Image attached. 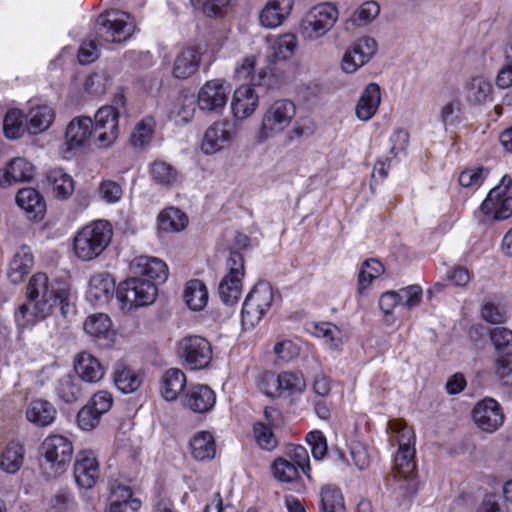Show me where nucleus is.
Masks as SVG:
<instances>
[{
  "instance_id": "obj_31",
  "label": "nucleus",
  "mask_w": 512,
  "mask_h": 512,
  "mask_svg": "<svg viewBox=\"0 0 512 512\" xmlns=\"http://www.w3.org/2000/svg\"><path fill=\"white\" fill-rule=\"evenodd\" d=\"M216 403L215 392L205 384H197L190 388L187 393L185 404L196 412L205 413L210 411Z\"/></svg>"
},
{
  "instance_id": "obj_34",
  "label": "nucleus",
  "mask_w": 512,
  "mask_h": 512,
  "mask_svg": "<svg viewBox=\"0 0 512 512\" xmlns=\"http://www.w3.org/2000/svg\"><path fill=\"white\" fill-rule=\"evenodd\" d=\"M34 263L33 255L27 246L18 249L9 263L7 276L10 282L18 284L30 272Z\"/></svg>"
},
{
  "instance_id": "obj_3",
  "label": "nucleus",
  "mask_w": 512,
  "mask_h": 512,
  "mask_svg": "<svg viewBox=\"0 0 512 512\" xmlns=\"http://www.w3.org/2000/svg\"><path fill=\"white\" fill-rule=\"evenodd\" d=\"M27 295L30 301H45L52 311L54 306H61V313L66 316L69 306V290L66 285L51 282L45 273H36L29 280Z\"/></svg>"
},
{
  "instance_id": "obj_40",
  "label": "nucleus",
  "mask_w": 512,
  "mask_h": 512,
  "mask_svg": "<svg viewBox=\"0 0 512 512\" xmlns=\"http://www.w3.org/2000/svg\"><path fill=\"white\" fill-rule=\"evenodd\" d=\"M270 46L271 56L275 60L290 58L296 49L295 34H273L266 38Z\"/></svg>"
},
{
  "instance_id": "obj_58",
  "label": "nucleus",
  "mask_w": 512,
  "mask_h": 512,
  "mask_svg": "<svg viewBox=\"0 0 512 512\" xmlns=\"http://www.w3.org/2000/svg\"><path fill=\"white\" fill-rule=\"evenodd\" d=\"M490 338L496 350L505 355H512V331L504 328H494L490 333Z\"/></svg>"
},
{
  "instance_id": "obj_61",
  "label": "nucleus",
  "mask_w": 512,
  "mask_h": 512,
  "mask_svg": "<svg viewBox=\"0 0 512 512\" xmlns=\"http://www.w3.org/2000/svg\"><path fill=\"white\" fill-rule=\"evenodd\" d=\"M98 194L100 199L107 204H115L121 200L123 189L115 181L103 180L99 185Z\"/></svg>"
},
{
  "instance_id": "obj_59",
  "label": "nucleus",
  "mask_w": 512,
  "mask_h": 512,
  "mask_svg": "<svg viewBox=\"0 0 512 512\" xmlns=\"http://www.w3.org/2000/svg\"><path fill=\"white\" fill-rule=\"evenodd\" d=\"M389 144V156L396 159L401 155H405L409 144L408 132L401 128L395 129L389 137Z\"/></svg>"
},
{
  "instance_id": "obj_6",
  "label": "nucleus",
  "mask_w": 512,
  "mask_h": 512,
  "mask_svg": "<svg viewBox=\"0 0 512 512\" xmlns=\"http://www.w3.org/2000/svg\"><path fill=\"white\" fill-rule=\"evenodd\" d=\"M177 353L183 365L190 370L204 369L212 360L210 342L197 335L186 336L178 341Z\"/></svg>"
},
{
  "instance_id": "obj_28",
  "label": "nucleus",
  "mask_w": 512,
  "mask_h": 512,
  "mask_svg": "<svg viewBox=\"0 0 512 512\" xmlns=\"http://www.w3.org/2000/svg\"><path fill=\"white\" fill-rule=\"evenodd\" d=\"M74 370L78 377L87 383H97L104 376V368L100 361L86 351L75 356Z\"/></svg>"
},
{
  "instance_id": "obj_46",
  "label": "nucleus",
  "mask_w": 512,
  "mask_h": 512,
  "mask_svg": "<svg viewBox=\"0 0 512 512\" xmlns=\"http://www.w3.org/2000/svg\"><path fill=\"white\" fill-rule=\"evenodd\" d=\"M150 175L157 184L173 186L180 181V173L171 164L155 160L150 167Z\"/></svg>"
},
{
  "instance_id": "obj_16",
  "label": "nucleus",
  "mask_w": 512,
  "mask_h": 512,
  "mask_svg": "<svg viewBox=\"0 0 512 512\" xmlns=\"http://www.w3.org/2000/svg\"><path fill=\"white\" fill-rule=\"evenodd\" d=\"M472 415L477 427L489 433L496 431L504 422L503 411L493 398H484L477 402Z\"/></svg>"
},
{
  "instance_id": "obj_57",
  "label": "nucleus",
  "mask_w": 512,
  "mask_h": 512,
  "mask_svg": "<svg viewBox=\"0 0 512 512\" xmlns=\"http://www.w3.org/2000/svg\"><path fill=\"white\" fill-rule=\"evenodd\" d=\"M108 87V76L105 72H92L87 75L83 82V91L86 94L100 96Z\"/></svg>"
},
{
  "instance_id": "obj_7",
  "label": "nucleus",
  "mask_w": 512,
  "mask_h": 512,
  "mask_svg": "<svg viewBox=\"0 0 512 512\" xmlns=\"http://www.w3.org/2000/svg\"><path fill=\"white\" fill-rule=\"evenodd\" d=\"M227 274L219 283V296L226 305L236 304L242 295V280L245 275L243 255L232 251L227 259Z\"/></svg>"
},
{
  "instance_id": "obj_37",
  "label": "nucleus",
  "mask_w": 512,
  "mask_h": 512,
  "mask_svg": "<svg viewBox=\"0 0 512 512\" xmlns=\"http://www.w3.org/2000/svg\"><path fill=\"white\" fill-rule=\"evenodd\" d=\"M16 202L20 208L31 214L33 218L42 216L46 204L40 193L31 187L23 188L16 195Z\"/></svg>"
},
{
  "instance_id": "obj_25",
  "label": "nucleus",
  "mask_w": 512,
  "mask_h": 512,
  "mask_svg": "<svg viewBox=\"0 0 512 512\" xmlns=\"http://www.w3.org/2000/svg\"><path fill=\"white\" fill-rule=\"evenodd\" d=\"M96 25L99 29H106L108 32H135L138 29L135 17L121 10H108L101 13Z\"/></svg>"
},
{
  "instance_id": "obj_10",
  "label": "nucleus",
  "mask_w": 512,
  "mask_h": 512,
  "mask_svg": "<svg viewBox=\"0 0 512 512\" xmlns=\"http://www.w3.org/2000/svg\"><path fill=\"white\" fill-rule=\"evenodd\" d=\"M415 452V448L398 449L393 457V475L399 482H403L399 488L409 497L417 491Z\"/></svg>"
},
{
  "instance_id": "obj_9",
  "label": "nucleus",
  "mask_w": 512,
  "mask_h": 512,
  "mask_svg": "<svg viewBox=\"0 0 512 512\" xmlns=\"http://www.w3.org/2000/svg\"><path fill=\"white\" fill-rule=\"evenodd\" d=\"M377 50L378 44L373 37L369 35L361 36L344 53L341 69L345 73H355L372 59Z\"/></svg>"
},
{
  "instance_id": "obj_17",
  "label": "nucleus",
  "mask_w": 512,
  "mask_h": 512,
  "mask_svg": "<svg viewBox=\"0 0 512 512\" xmlns=\"http://www.w3.org/2000/svg\"><path fill=\"white\" fill-rule=\"evenodd\" d=\"M338 19L336 7L321 3L311 8L304 16L301 26L305 32H329Z\"/></svg>"
},
{
  "instance_id": "obj_29",
  "label": "nucleus",
  "mask_w": 512,
  "mask_h": 512,
  "mask_svg": "<svg viewBox=\"0 0 512 512\" xmlns=\"http://www.w3.org/2000/svg\"><path fill=\"white\" fill-rule=\"evenodd\" d=\"M25 416L28 422L37 427L51 425L57 416V410L52 403L44 399L31 400L25 409Z\"/></svg>"
},
{
  "instance_id": "obj_12",
  "label": "nucleus",
  "mask_w": 512,
  "mask_h": 512,
  "mask_svg": "<svg viewBox=\"0 0 512 512\" xmlns=\"http://www.w3.org/2000/svg\"><path fill=\"white\" fill-rule=\"evenodd\" d=\"M42 449L46 461L54 469V475L64 471V467L71 461L73 454L71 441L62 435L48 436L42 444Z\"/></svg>"
},
{
  "instance_id": "obj_8",
  "label": "nucleus",
  "mask_w": 512,
  "mask_h": 512,
  "mask_svg": "<svg viewBox=\"0 0 512 512\" xmlns=\"http://www.w3.org/2000/svg\"><path fill=\"white\" fill-rule=\"evenodd\" d=\"M94 140L99 148L110 147L119 135V110L114 106H103L94 116Z\"/></svg>"
},
{
  "instance_id": "obj_13",
  "label": "nucleus",
  "mask_w": 512,
  "mask_h": 512,
  "mask_svg": "<svg viewBox=\"0 0 512 512\" xmlns=\"http://www.w3.org/2000/svg\"><path fill=\"white\" fill-rule=\"evenodd\" d=\"M85 333L101 349L112 348L116 341V331L110 317L105 313L89 315L83 324Z\"/></svg>"
},
{
  "instance_id": "obj_45",
  "label": "nucleus",
  "mask_w": 512,
  "mask_h": 512,
  "mask_svg": "<svg viewBox=\"0 0 512 512\" xmlns=\"http://www.w3.org/2000/svg\"><path fill=\"white\" fill-rule=\"evenodd\" d=\"M313 334L323 339L330 351H341L343 345L342 332L336 325L329 322L315 324Z\"/></svg>"
},
{
  "instance_id": "obj_38",
  "label": "nucleus",
  "mask_w": 512,
  "mask_h": 512,
  "mask_svg": "<svg viewBox=\"0 0 512 512\" xmlns=\"http://www.w3.org/2000/svg\"><path fill=\"white\" fill-rule=\"evenodd\" d=\"M190 450L192 457L198 461L212 459L216 452L212 434L208 431L197 432L190 440Z\"/></svg>"
},
{
  "instance_id": "obj_1",
  "label": "nucleus",
  "mask_w": 512,
  "mask_h": 512,
  "mask_svg": "<svg viewBox=\"0 0 512 512\" xmlns=\"http://www.w3.org/2000/svg\"><path fill=\"white\" fill-rule=\"evenodd\" d=\"M112 239V228L104 220L94 221L81 228L74 236L73 251L81 261H91L100 256Z\"/></svg>"
},
{
  "instance_id": "obj_11",
  "label": "nucleus",
  "mask_w": 512,
  "mask_h": 512,
  "mask_svg": "<svg viewBox=\"0 0 512 512\" xmlns=\"http://www.w3.org/2000/svg\"><path fill=\"white\" fill-rule=\"evenodd\" d=\"M235 125L227 120L213 122L205 131L201 150L206 155L215 154L229 147L236 138Z\"/></svg>"
},
{
  "instance_id": "obj_39",
  "label": "nucleus",
  "mask_w": 512,
  "mask_h": 512,
  "mask_svg": "<svg viewBox=\"0 0 512 512\" xmlns=\"http://www.w3.org/2000/svg\"><path fill=\"white\" fill-rule=\"evenodd\" d=\"M47 180L51 186L54 197L57 199L66 200L74 192L73 178L60 168L49 171Z\"/></svg>"
},
{
  "instance_id": "obj_50",
  "label": "nucleus",
  "mask_w": 512,
  "mask_h": 512,
  "mask_svg": "<svg viewBox=\"0 0 512 512\" xmlns=\"http://www.w3.org/2000/svg\"><path fill=\"white\" fill-rule=\"evenodd\" d=\"M24 449L18 443H10L2 452L0 467L7 473L17 472L23 463Z\"/></svg>"
},
{
  "instance_id": "obj_15",
  "label": "nucleus",
  "mask_w": 512,
  "mask_h": 512,
  "mask_svg": "<svg viewBox=\"0 0 512 512\" xmlns=\"http://www.w3.org/2000/svg\"><path fill=\"white\" fill-rule=\"evenodd\" d=\"M134 277L143 278L153 283H163L167 280L169 270L167 264L160 258L140 255L133 258L129 264Z\"/></svg>"
},
{
  "instance_id": "obj_54",
  "label": "nucleus",
  "mask_w": 512,
  "mask_h": 512,
  "mask_svg": "<svg viewBox=\"0 0 512 512\" xmlns=\"http://www.w3.org/2000/svg\"><path fill=\"white\" fill-rule=\"evenodd\" d=\"M491 93V83L482 76L472 78L468 84V98L475 103L487 101L490 99Z\"/></svg>"
},
{
  "instance_id": "obj_27",
  "label": "nucleus",
  "mask_w": 512,
  "mask_h": 512,
  "mask_svg": "<svg viewBox=\"0 0 512 512\" xmlns=\"http://www.w3.org/2000/svg\"><path fill=\"white\" fill-rule=\"evenodd\" d=\"M480 209L485 215H491L495 220H505L512 215V197L501 194L498 188H493L482 202Z\"/></svg>"
},
{
  "instance_id": "obj_14",
  "label": "nucleus",
  "mask_w": 512,
  "mask_h": 512,
  "mask_svg": "<svg viewBox=\"0 0 512 512\" xmlns=\"http://www.w3.org/2000/svg\"><path fill=\"white\" fill-rule=\"evenodd\" d=\"M229 93V87L224 80H209L200 88L197 104L203 111L221 113L227 104Z\"/></svg>"
},
{
  "instance_id": "obj_60",
  "label": "nucleus",
  "mask_w": 512,
  "mask_h": 512,
  "mask_svg": "<svg viewBox=\"0 0 512 512\" xmlns=\"http://www.w3.org/2000/svg\"><path fill=\"white\" fill-rule=\"evenodd\" d=\"M481 318L491 324L503 323L506 319V312L500 304L492 301L485 300L481 306Z\"/></svg>"
},
{
  "instance_id": "obj_20",
  "label": "nucleus",
  "mask_w": 512,
  "mask_h": 512,
  "mask_svg": "<svg viewBox=\"0 0 512 512\" xmlns=\"http://www.w3.org/2000/svg\"><path fill=\"white\" fill-rule=\"evenodd\" d=\"M259 106V95L256 93L254 87L251 85L243 84L235 89L230 109L233 117L236 120H245L250 118Z\"/></svg>"
},
{
  "instance_id": "obj_44",
  "label": "nucleus",
  "mask_w": 512,
  "mask_h": 512,
  "mask_svg": "<svg viewBox=\"0 0 512 512\" xmlns=\"http://www.w3.org/2000/svg\"><path fill=\"white\" fill-rule=\"evenodd\" d=\"M320 512H345L343 495L335 485L326 484L321 488Z\"/></svg>"
},
{
  "instance_id": "obj_36",
  "label": "nucleus",
  "mask_w": 512,
  "mask_h": 512,
  "mask_svg": "<svg viewBox=\"0 0 512 512\" xmlns=\"http://www.w3.org/2000/svg\"><path fill=\"white\" fill-rule=\"evenodd\" d=\"M28 132L39 134L50 128L55 120V111L48 105L32 107L26 115Z\"/></svg>"
},
{
  "instance_id": "obj_47",
  "label": "nucleus",
  "mask_w": 512,
  "mask_h": 512,
  "mask_svg": "<svg viewBox=\"0 0 512 512\" xmlns=\"http://www.w3.org/2000/svg\"><path fill=\"white\" fill-rule=\"evenodd\" d=\"M155 125L153 117H145L140 120L135 125L131 134L130 141L132 146L137 149L146 148L152 141Z\"/></svg>"
},
{
  "instance_id": "obj_62",
  "label": "nucleus",
  "mask_w": 512,
  "mask_h": 512,
  "mask_svg": "<svg viewBox=\"0 0 512 512\" xmlns=\"http://www.w3.org/2000/svg\"><path fill=\"white\" fill-rule=\"evenodd\" d=\"M402 306L413 309L420 305L423 291L419 285H409L397 291Z\"/></svg>"
},
{
  "instance_id": "obj_32",
  "label": "nucleus",
  "mask_w": 512,
  "mask_h": 512,
  "mask_svg": "<svg viewBox=\"0 0 512 512\" xmlns=\"http://www.w3.org/2000/svg\"><path fill=\"white\" fill-rule=\"evenodd\" d=\"M256 58L255 56L245 57L241 63L235 67V78L238 81L248 80L252 87L269 85L271 75L268 69L262 68L255 72Z\"/></svg>"
},
{
  "instance_id": "obj_33",
  "label": "nucleus",
  "mask_w": 512,
  "mask_h": 512,
  "mask_svg": "<svg viewBox=\"0 0 512 512\" xmlns=\"http://www.w3.org/2000/svg\"><path fill=\"white\" fill-rule=\"evenodd\" d=\"M113 381L119 391L124 394L135 392L143 382V374L123 363H118L113 372Z\"/></svg>"
},
{
  "instance_id": "obj_2",
  "label": "nucleus",
  "mask_w": 512,
  "mask_h": 512,
  "mask_svg": "<svg viewBox=\"0 0 512 512\" xmlns=\"http://www.w3.org/2000/svg\"><path fill=\"white\" fill-rule=\"evenodd\" d=\"M296 108L292 101L279 99L272 102L264 110L261 123L255 135V140L263 144L282 134L292 123Z\"/></svg>"
},
{
  "instance_id": "obj_5",
  "label": "nucleus",
  "mask_w": 512,
  "mask_h": 512,
  "mask_svg": "<svg viewBox=\"0 0 512 512\" xmlns=\"http://www.w3.org/2000/svg\"><path fill=\"white\" fill-rule=\"evenodd\" d=\"M273 303V289L267 282L257 283L248 293L242 307V324L254 327Z\"/></svg>"
},
{
  "instance_id": "obj_41",
  "label": "nucleus",
  "mask_w": 512,
  "mask_h": 512,
  "mask_svg": "<svg viewBox=\"0 0 512 512\" xmlns=\"http://www.w3.org/2000/svg\"><path fill=\"white\" fill-rule=\"evenodd\" d=\"M183 298L189 309L201 311L208 303L207 287L198 279L190 280L186 283Z\"/></svg>"
},
{
  "instance_id": "obj_35",
  "label": "nucleus",
  "mask_w": 512,
  "mask_h": 512,
  "mask_svg": "<svg viewBox=\"0 0 512 512\" xmlns=\"http://www.w3.org/2000/svg\"><path fill=\"white\" fill-rule=\"evenodd\" d=\"M186 376L178 368L168 369L160 380V394L166 401H174L186 387Z\"/></svg>"
},
{
  "instance_id": "obj_52",
  "label": "nucleus",
  "mask_w": 512,
  "mask_h": 512,
  "mask_svg": "<svg viewBox=\"0 0 512 512\" xmlns=\"http://www.w3.org/2000/svg\"><path fill=\"white\" fill-rule=\"evenodd\" d=\"M197 99L192 94H181L174 105L172 113L178 123L190 122L196 110Z\"/></svg>"
},
{
  "instance_id": "obj_42",
  "label": "nucleus",
  "mask_w": 512,
  "mask_h": 512,
  "mask_svg": "<svg viewBox=\"0 0 512 512\" xmlns=\"http://www.w3.org/2000/svg\"><path fill=\"white\" fill-rule=\"evenodd\" d=\"M28 131L26 115L16 108L7 111L3 120V132L8 139H18Z\"/></svg>"
},
{
  "instance_id": "obj_55",
  "label": "nucleus",
  "mask_w": 512,
  "mask_h": 512,
  "mask_svg": "<svg viewBox=\"0 0 512 512\" xmlns=\"http://www.w3.org/2000/svg\"><path fill=\"white\" fill-rule=\"evenodd\" d=\"M254 438L260 448L272 451L278 445V441L273 433L272 427L263 422H257L253 427Z\"/></svg>"
},
{
  "instance_id": "obj_19",
  "label": "nucleus",
  "mask_w": 512,
  "mask_h": 512,
  "mask_svg": "<svg viewBox=\"0 0 512 512\" xmlns=\"http://www.w3.org/2000/svg\"><path fill=\"white\" fill-rule=\"evenodd\" d=\"M92 136L94 137L92 119L86 116L75 117L66 127L64 146L68 151L84 148Z\"/></svg>"
},
{
  "instance_id": "obj_56",
  "label": "nucleus",
  "mask_w": 512,
  "mask_h": 512,
  "mask_svg": "<svg viewBox=\"0 0 512 512\" xmlns=\"http://www.w3.org/2000/svg\"><path fill=\"white\" fill-rule=\"evenodd\" d=\"M281 394L288 392L290 395L300 394L306 387L304 377L299 372H282L279 374Z\"/></svg>"
},
{
  "instance_id": "obj_43",
  "label": "nucleus",
  "mask_w": 512,
  "mask_h": 512,
  "mask_svg": "<svg viewBox=\"0 0 512 512\" xmlns=\"http://www.w3.org/2000/svg\"><path fill=\"white\" fill-rule=\"evenodd\" d=\"M188 224L187 215L180 209L170 207L158 215V227L166 232L182 231Z\"/></svg>"
},
{
  "instance_id": "obj_18",
  "label": "nucleus",
  "mask_w": 512,
  "mask_h": 512,
  "mask_svg": "<svg viewBox=\"0 0 512 512\" xmlns=\"http://www.w3.org/2000/svg\"><path fill=\"white\" fill-rule=\"evenodd\" d=\"M99 473V463L94 452L85 450L77 454L73 474L79 488H92L96 484Z\"/></svg>"
},
{
  "instance_id": "obj_48",
  "label": "nucleus",
  "mask_w": 512,
  "mask_h": 512,
  "mask_svg": "<svg viewBox=\"0 0 512 512\" xmlns=\"http://www.w3.org/2000/svg\"><path fill=\"white\" fill-rule=\"evenodd\" d=\"M383 264L376 259L366 260L360 269L358 275V290L364 294L372 282L384 273Z\"/></svg>"
},
{
  "instance_id": "obj_4",
  "label": "nucleus",
  "mask_w": 512,
  "mask_h": 512,
  "mask_svg": "<svg viewBox=\"0 0 512 512\" xmlns=\"http://www.w3.org/2000/svg\"><path fill=\"white\" fill-rule=\"evenodd\" d=\"M157 293L156 283L133 276L119 284L116 297L122 303V309L131 310L152 304Z\"/></svg>"
},
{
  "instance_id": "obj_21",
  "label": "nucleus",
  "mask_w": 512,
  "mask_h": 512,
  "mask_svg": "<svg viewBox=\"0 0 512 512\" xmlns=\"http://www.w3.org/2000/svg\"><path fill=\"white\" fill-rule=\"evenodd\" d=\"M204 51L205 47L203 45L186 47L180 51L174 60L173 76L179 79H187L194 75L199 68Z\"/></svg>"
},
{
  "instance_id": "obj_49",
  "label": "nucleus",
  "mask_w": 512,
  "mask_h": 512,
  "mask_svg": "<svg viewBox=\"0 0 512 512\" xmlns=\"http://www.w3.org/2000/svg\"><path fill=\"white\" fill-rule=\"evenodd\" d=\"M56 393L66 403L77 401L83 394L80 381L71 375H64L58 380Z\"/></svg>"
},
{
  "instance_id": "obj_51",
  "label": "nucleus",
  "mask_w": 512,
  "mask_h": 512,
  "mask_svg": "<svg viewBox=\"0 0 512 512\" xmlns=\"http://www.w3.org/2000/svg\"><path fill=\"white\" fill-rule=\"evenodd\" d=\"M388 429L395 434V439H391V441H396L398 449L415 448L414 431L404 421L391 420L388 422Z\"/></svg>"
},
{
  "instance_id": "obj_64",
  "label": "nucleus",
  "mask_w": 512,
  "mask_h": 512,
  "mask_svg": "<svg viewBox=\"0 0 512 512\" xmlns=\"http://www.w3.org/2000/svg\"><path fill=\"white\" fill-rule=\"evenodd\" d=\"M380 8L379 5L374 1H368L362 4L358 11L351 18V22L356 27H361L370 21H372L378 14Z\"/></svg>"
},
{
  "instance_id": "obj_63",
  "label": "nucleus",
  "mask_w": 512,
  "mask_h": 512,
  "mask_svg": "<svg viewBox=\"0 0 512 512\" xmlns=\"http://www.w3.org/2000/svg\"><path fill=\"white\" fill-rule=\"evenodd\" d=\"M461 113V102L458 99H451L445 102L439 111L440 120L444 126H451L459 121Z\"/></svg>"
},
{
  "instance_id": "obj_30",
  "label": "nucleus",
  "mask_w": 512,
  "mask_h": 512,
  "mask_svg": "<svg viewBox=\"0 0 512 512\" xmlns=\"http://www.w3.org/2000/svg\"><path fill=\"white\" fill-rule=\"evenodd\" d=\"M381 103V90L377 83H369L362 92L355 114L360 121H369L377 112Z\"/></svg>"
},
{
  "instance_id": "obj_26",
  "label": "nucleus",
  "mask_w": 512,
  "mask_h": 512,
  "mask_svg": "<svg viewBox=\"0 0 512 512\" xmlns=\"http://www.w3.org/2000/svg\"><path fill=\"white\" fill-rule=\"evenodd\" d=\"M51 312L45 301L24 303L15 312L17 328L21 331L31 329L36 323L48 317Z\"/></svg>"
},
{
  "instance_id": "obj_24",
  "label": "nucleus",
  "mask_w": 512,
  "mask_h": 512,
  "mask_svg": "<svg viewBox=\"0 0 512 512\" xmlns=\"http://www.w3.org/2000/svg\"><path fill=\"white\" fill-rule=\"evenodd\" d=\"M294 0H269L259 14L263 28L276 29L281 26L291 13Z\"/></svg>"
},
{
  "instance_id": "obj_22",
  "label": "nucleus",
  "mask_w": 512,
  "mask_h": 512,
  "mask_svg": "<svg viewBox=\"0 0 512 512\" xmlns=\"http://www.w3.org/2000/svg\"><path fill=\"white\" fill-rule=\"evenodd\" d=\"M115 281L106 272H98L91 276L88 283L87 299L93 305H105L113 297Z\"/></svg>"
},
{
  "instance_id": "obj_53",
  "label": "nucleus",
  "mask_w": 512,
  "mask_h": 512,
  "mask_svg": "<svg viewBox=\"0 0 512 512\" xmlns=\"http://www.w3.org/2000/svg\"><path fill=\"white\" fill-rule=\"evenodd\" d=\"M272 473L279 482L289 483L299 478L297 465L285 457H278L272 464Z\"/></svg>"
},
{
  "instance_id": "obj_23",
  "label": "nucleus",
  "mask_w": 512,
  "mask_h": 512,
  "mask_svg": "<svg viewBox=\"0 0 512 512\" xmlns=\"http://www.w3.org/2000/svg\"><path fill=\"white\" fill-rule=\"evenodd\" d=\"M33 175V165L23 157H16L0 169V187L7 188L19 182L30 181Z\"/></svg>"
}]
</instances>
